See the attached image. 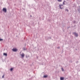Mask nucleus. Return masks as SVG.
<instances>
[{
	"mask_svg": "<svg viewBox=\"0 0 80 80\" xmlns=\"http://www.w3.org/2000/svg\"><path fill=\"white\" fill-rule=\"evenodd\" d=\"M23 49L24 50H27V49L25 48H23Z\"/></svg>",
	"mask_w": 80,
	"mask_h": 80,
	"instance_id": "obj_11",
	"label": "nucleus"
},
{
	"mask_svg": "<svg viewBox=\"0 0 80 80\" xmlns=\"http://www.w3.org/2000/svg\"><path fill=\"white\" fill-rule=\"evenodd\" d=\"M2 11L4 12H7V9L5 8H3L2 9Z\"/></svg>",
	"mask_w": 80,
	"mask_h": 80,
	"instance_id": "obj_4",
	"label": "nucleus"
},
{
	"mask_svg": "<svg viewBox=\"0 0 80 80\" xmlns=\"http://www.w3.org/2000/svg\"><path fill=\"white\" fill-rule=\"evenodd\" d=\"M13 70V68H11V69H10V71H12Z\"/></svg>",
	"mask_w": 80,
	"mask_h": 80,
	"instance_id": "obj_12",
	"label": "nucleus"
},
{
	"mask_svg": "<svg viewBox=\"0 0 80 80\" xmlns=\"http://www.w3.org/2000/svg\"><path fill=\"white\" fill-rule=\"evenodd\" d=\"M78 11L79 12V10H78Z\"/></svg>",
	"mask_w": 80,
	"mask_h": 80,
	"instance_id": "obj_20",
	"label": "nucleus"
},
{
	"mask_svg": "<svg viewBox=\"0 0 80 80\" xmlns=\"http://www.w3.org/2000/svg\"><path fill=\"white\" fill-rule=\"evenodd\" d=\"M66 11H67V12H68V9H66Z\"/></svg>",
	"mask_w": 80,
	"mask_h": 80,
	"instance_id": "obj_15",
	"label": "nucleus"
},
{
	"mask_svg": "<svg viewBox=\"0 0 80 80\" xmlns=\"http://www.w3.org/2000/svg\"><path fill=\"white\" fill-rule=\"evenodd\" d=\"M65 1H63V5H65Z\"/></svg>",
	"mask_w": 80,
	"mask_h": 80,
	"instance_id": "obj_10",
	"label": "nucleus"
},
{
	"mask_svg": "<svg viewBox=\"0 0 80 80\" xmlns=\"http://www.w3.org/2000/svg\"><path fill=\"white\" fill-rule=\"evenodd\" d=\"M73 33L76 36V37H78V34L76 32H74Z\"/></svg>",
	"mask_w": 80,
	"mask_h": 80,
	"instance_id": "obj_5",
	"label": "nucleus"
},
{
	"mask_svg": "<svg viewBox=\"0 0 80 80\" xmlns=\"http://www.w3.org/2000/svg\"><path fill=\"white\" fill-rule=\"evenodd\" d=\"M5 76V75H3L2 76V78H4V77Z\"/></svg>",
	"mask_w": 80,
	"mask_h": 80,
	"instance_id": "obj_17",
	"label": "nucleus"
},
{
	"mask_svg": "<svg viewBox=\"0 0 80 80\" xmlns=\"http://www.w3.org/2000/svg\"><path fill=\"white\" fill-rule=\"evenodd\" d=\"M57 48H60V47H58Z\"/></svg>",
	"mask_w": 80,
	"mask_h": 80,
	"instance_id": "obj_19",
	"label": "nucleus"
},
{
	"mask_svg": "<svg viewBox=\"0 0 80 80\" xmlns=\"http://www.w3.org/2000/svg\"><path fill=\"white\" fill-rule=\"evenodd\" d=\"M12 50L13 52H17V51H18V49L17 48H13L12 49Z\"/></svg>",
	"mask_w": 80,
	"mask_h": 80,
	"instance_id": "obj_2",
	"label": "nucleus"
},
{
	"mask_svg": "<svg viewBox=\"0 0 80 80\" xmlns=\"http://www.w3.org/2000/svg\"><path fill=\"white\" fill-rule=\"evenodd\" d=\"M47 77H48V75H44L43 76L44 78H47Z\"/></svg>",
	"mask_w": 80,
	"mask_h": 80,
	"instance_id": "obj_7",
	"label": "nucleus"
},
{
	"mask_svg": "<svg viewBox=\"0 0 80 80\" xmlns=\"http://www.w3.org/2000/svg\"><path fill=\"white\" fill-rule=\"evenodd\" d=\"M59 6L60 9H62L63 8V5H59Z\"/></svg>",
	"mask_w": 80,
	"mask_h": 80,
	"instance_id": "obj_1",
	"label": "nucleus"
},
{
	"mask_svg": "<svg viewBox=\"0 0 80 80\" xmlns=\"http://www.w3.org/2000/svg\"><path fill=\"white\" fill-rule=\"evenodd\" d=\"M49 39H51V37H50L49 38Z\"/></svg>",
	"mask_w": 80,
	"mask_h": 80,
	"instance_id": "obj_18",
	"label": "nucleus"
},
{
	"mask_svg": "<svg viewBox=\"0 0 80 80\" xmlns=\"http://www.w3.org/2000/svg\"><path fill=\"white\" fill-rule=\"evenodd\" d=\"M3 40V39L0 38V41H2Z\"/></svg>",
	"mask_w": 80,
	"mask_h": 80,
	"instance_id": "obj_14",
	"label": "nucleus"
},
{
	"mask_svg": "<svg viewBox=\"0 0 80 80\" xmlns=\"http://www.w3.org/2000/svg\"><path fill=\"white\" fill-rule=\"evenodd\" d=\"M74 23H76V21H74Z\"/></svg>",
	"mask_w": 80,
	"mask_h": 80,
	"instance_id": "obj_16",
	"label": "nucleus"
},
{
	"mask_svg": "<svg viewBox=\"0 0 80 80\" xmlns=\"http://www.w3.org/2000/svg\"><path fill=\"white\" fill-rule=\"evenodd\" d=\"M62 1V0H58V2H61Z\"/></svg>",
	"mask_w": 80,
	"mask_h": 80,
	"instance_id": "obj_9",
	"label": "nucleus"
},
{
	"mask_svg": "<svg viewBox=\"0 0 80 80\" xmlns=\"http://www.w3.org/2000/svg\"><path fill=\"white\" fill-rule=\"evenodd\" d=\"M25 55V54L23 53H22V54L20 55V56H21V58H24V56Z\"/></svg>",
	"mask_w": 80,
	"mask_h": 80,
	"instance_id": "obj_3",
	"label": "nucleus"
},
{
	"mask_svg": "<svg viewBox=\"0 0 80 80\" xmlns=\"http://www.w3.org/2000/svg\"><path fill=\"white\" fill-rule=\"evenodd\" d=\"M3 55H4V56H6L7 57V53H3Z\"/></svg>",
	"mask_w": 80,
	"mask_h": 80,
	"instance_id": "obj_6",
	"label": "nucleus"
},
{
	"mask_svg": "<svg viewBox=\"0 0 80 80\" xmlns=\"http://www.w3.org/2000/svg\"><path fill=\"white\" fill-rule=\"evenodd\" d=\"M62 72H63V71H64V69H63V68H62Z\"/></svg>",
	"mask_w": 80,
	"mask_h": 80,
	"instance_id": "obj_13",
	"label": "nucleus"
},
{
	"mask_svg": "<svg viewBox=\"0 0 80 80\" xmlns=\"http://www.w3.org/2000/svg\"><path fill=\"white\" fill-rule=\"evenodd\" d=\"M64 78H60V80H63Z\"/></svg>",
	"mask_w": 80,
	"mask_h": 80,
	"instance_id": "obj_8",
	"label": "nucleus"
}]
</instances>
